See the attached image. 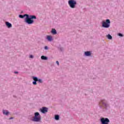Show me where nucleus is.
Instances as JSON below:
<instances>
[{"label":"nucleus","instance_id":"nucleus-1","mask_svg":"<svg viewBox=\"0 0 124 124\" xmlns=\"http://www.w3.org/2000/svg\"><path fill=\"white\" fill-rule=\"evenodd\" d=\"M33 122H36L38 123L41 121V115L39 113V112H35L34 113V117L32 119Z\"/></svg>","mask_w":124,"mask_h":124},{"label":"nucleus","instance_id":"nucleus-2","mask_svg":"<svg viewBox=\"0 0 124 124\" xmlns=\"http://www.w3.org/2000/svg\"><path fill=\"white\" fill-rule=\"evenodd\" d=\"M26 18H25V21L26 22V23H27V24H31V22H32V21L29 18V15L27 14H25L24 15H20L19 16V18H23L24 17H26Z\"/></svg>","mask_w":124,"mask_h":124},{"label":"nucleus","instance_id":"nucleus-3","mask_svg":"<svg viewBox=\"0 0 124 124\" xmlns=\"http://www.w3.org/2000/svg\"><path fill=\"white\" fill-rule=\"evenodd\" d=\"M76 3V1L75 0H69L68 1V4L71 8H75Z\"/></svg>","mask_w":124,"mask_h":124},{"label":"nucleus","instance_id":"nucleus-4","mask_svg":"<svg viewBox=\"0 0 124 124\" xmlns=\"http://www.w3.org/2000/svg\"><path fill=\"white\" fill-rule=\"evenodd\" d=\"M110 20L109 19H107L106 20V22H103L102 23V27L103 28H106L107 29L109 28V27H110Z\"/></svg>","mask_w":124,"mask_h":124},{"label":"nucleus","instance_id":"nucleus-5","mask_svg":"<svg viewBox=\"0 0 124 124\" xmlns=\"http://www.w3.org/2000/svg\"><path fill=\"white\" fill-rule=\"evenodd\" d=\"M100 122L102 124H109L110 123V120H109V119L107 118H102L100 120Z\"/></svg>","mask_w":124,"mask_h":124},{"label":"nucleus","instance_id":"nucleus-6","mask_svg":"<svg viewBox=\"0 0 124 124\" xmlns=\"http://www.w3.org/2000/svg\"><path fill=\"white\" fill-rule=\"evenodd\" d=\"M29 19H30V21H31V23H28L29 25H31V24H32L33 23V20H32L33 19H36V16H29Z\"/></svg>","mask_w":124,"mask_h":124},{"label":"nucleus","instance_id":"nucleus-7","mask_svg":"<svg viewBox=\"0 0 124 124\" xmlns=\"http://www.w3.org/2000/svg\"><path fill=\"white\" fill-rule=\"evenodd\" d=\"M40 111L42 113L45 114V113H47V112H48V108H47L44 107L40 109Z\"/></svg>","mask_w":124,"mask_h":124},{"label":"nucleus","instance_id":"nucleus-8","mask_svg":"<svg viewBox=\"0 0 124 124\" xmlns=\"http://www.w3.org/2000/svg\"><path fill=\"white\" fill-rule=\"evenodd\" d=\"M6 25L7 26V28H9L12 27V24H11L8 22H6Z\"/></svg>","mask_w":124,"mask_h":124},{"label":"nucleus","instance_id":"nucleus-9","mask_svg":"<svg viewBox=\"0 0 124 124\" xmlns=\"http://www.w3.org/2000/svg\"><path fill=\"white\" fill-rule=\"evenodd\" d=\"M100 104H102L103 105L106 106V101L104 100H103L101 101V102L100 103Z\"/></svg>","mask_w":124,"mask_h":124},{"label":"nucleus","instance_id":"nucleus-10","mask_svg":"<svg viewBox=\"0 0 124 124\" xmlns=\"http://www.w3.org/2000/svg\"><path fill=\"white\" fill-rule=\"evenodd\" d=\"M85 56H91V52H90V51H85Z\"/></svg>","mask_w":124,"mask_h":124},{"label":"nucleus","instance_id":"nucleus-11","mask_svg":"<svg viewBox=\"0 0 124 124\" xmlns=\"http://www.w3.org/2000/svg\"><path fill=\"white\" fill-rule=\"evenodd\" d=\"M51 33L52 34H57V31H56V29H52L51 31Z\"/></svg>","mask_w":124,"mask_h":124},{"label":"nucleus","instance_id":"nucleus-12","mask_svg":"<svg viewBox=\"0 0 124 124\" xmlns=\"http://www.w3.org/2000/svg\"><path fill=\"white\" fill-rule=\"evenodd\" d=\"M41 60H45V61L48 60V58L44 56H42L41 57Z\"/></svg>","mask_w":124,"mask_h":124},{"label":"nucleus","instance_id":"nucleus-13","mask_svg":"<svg viewBox=\"0 0 124 124\" xmlns=\"http://www.w3.org/2000/svg\"><path fill=\"white\" fill-rule=\"evenodd\" d=\"M47 39L48 41H52V36H47Z\"/></svg>","mask_w":124,"mask_h":124},{"label":"nucleus","instance_id":"nucleus-14","mask_svg":"<svg viewBox=\"0 0 124 124\" xmlns=\"http://www.w3.org/2000/svg\"><path fill=\"white\" fill-rule=\"evenodd\" d=\"M3 114L4 115H8L9 114V112L7 110H3Z\"/></svg>","mask_w":124,"mask_h":124},{"label":"nucleus","instance_id":"nucleus-15","mask_svg":"<svg viewBox=\"0 0 124 124\" xmlns=\"http://www.w3.org/2000/svg\"><path fill=\"white\" fill-rule=\"evenodd\" d=\"M55 119L56 121H59L60 120V116L58 115H55Z\"/></svg>","mask_w":124,"mask_h":124},{"label":"nucleus","instance_id":"nucleus-16","mask_svg":"<svg viewBox=\"0 0 124 124\" xmlns=\"http://www.w3.org/2000/svg\"><path fill=\"white\" fill-rule=\"evenodd\" d=\"M32 79L35 82H37V81H38V78H37L36 77H33Z\"/></svg>","mask_w":124,"mask_h":124},{"label":"nucleus","instance_id":"nucleus-17","mask_svg":"<svg viewBox=\"0 0 124 124\" xmlns=\"http://www.w3.org/2000/svg\"><path fill=\"white\" fill-rule=\"evenodd\" d=\"M107 37H108V39H112V36L109 35V34H108V35Z\"/></svg>","mask_w":124,"mask_h":124},{"label":"nucleus","instance_id":"nucleus-18","mask_svg":"<svg viewBox=\"0 0 124 124\" xmlns=\"http://www.w3.org/2000/svg\"><path fill=\"white\" fill-rule=\"evenodd\" d=\"M32 84L33 85H37V83H36V81H33Z\"/></svg>","mask_w":124,"mask_h":124},{"label":"nucleus","instance_id":"nucleus-19","mask_svg":"<svg viewBox=\"0 0 124 124\" xmlns=\"http://www.w3.org/2000/svg\"><path fill=\"white\" fill-rule=\"evenodd\" d=\"M38 82H39V83H42V79H38Z\"/></svg>","mask_w":124,"mask_h":124},{"label":"nucleus","instance_id":"nucleus-20","mask_svg":"<svg viewBox=\"0 0 124 124\" xmlns=\"http://www.w3.org/2000/svg\"><path fill=\"white\" fill-rule=\"evenodd\" d=\"M118 35H119V36H121V37H123V34H122V33H119V34H118Z\"/></svg>","mask_w":124,"mask_h":124},{"label":"nucleus","instance_id":"nucleus-21","mask_svg":"<svg viewBox=\"0 0 124 124\" xmlns=\"http://www.w3.org/2000/svg\"><path fill=\"white\" fill-rule=\"evenodd\" d=\"M45 49L46 50H48V46H46L45 47Z\"/></svg>","mask_w":124,"mask_h":124},{"label":"nucleus","instance_id":"nucleus-22","mask_svg":"<svg viewBox=\"0 0 124 124\" xmlns=\"http://www.w3.org/2000/svg\"><path fill=\"white\" fill-rule=\"evenodd\" d=\"M30 58H31V59H32V58H33V56L30 55Z\"/></svg>","mask_w":124,"mask_h":124},{"label":"nucleus","instance_id":"nucleus-23","mask_svg":"<svg viewBox=\"0 0 124 124\" xmlns=\"http://www.w3.org/2000/svg\"><path fill=\"white\" fill-rule=\"evenodd\" d=\"M56 63H57L58 65L60 64V63H59V61H57Z\"/></svg>","mask_w":124,"mask_h":124},{"label":"nucleus","instance_id":"nucleus-24","mask_svg":"<svg viewBox=\"0 0 124 124\" xmlns=\"http://www.w3.org/2000/svg\"><path fill=\"white\" fill-rule=\"evenodd\" d=\"M15 73L17 74L18 73V72H15Z\"/></svg>","mask_w":124,"mask_h":124},{"label":"nucleus","instance_id":"nucleus-25","mask_svg":"<svg viewBox=\"0 0 124 124\" xmlns=\"http://www.w3.org/2000/svg\"><path fill=\"white\" fill-rule=\"evenodd\" d=\"M11 119H13V118H10V120H11Z\"/></svg>","mask_w":124,"mask_h":124}]
</instances>
